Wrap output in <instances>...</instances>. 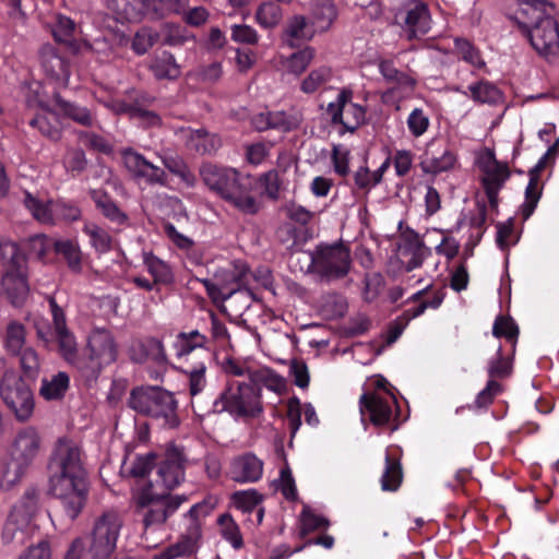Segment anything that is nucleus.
Masks as SVG:
<instances>
[{
  "mask_svg": "<svg viewBox=\"0 0 559 559\" xmlns=\"http://www.w3.org/2000/svg\"><path fill=\"white\" fill-rule=\"evenodd\" d=\"M34 326L38 340L46 347L55 345L58 355L86 381H95L104 368L117 360V344L106 329H93L86 337L83 353L80 354L76 338L67 326L64 317H40L34 322Z\"/></svg>",
  "mask_w": 559,
  "mask_h": 559,
  "instance_id": "1",
  "label": "nucleus"
},
{
  "mask_svg": "<svg viewBox=\"0 0 559 559\" xmlns=\"http://www.w3.org/2000/svg\"><path fill=\"white\" fill-rule=\"evenodd\" d=\"M20 364L24 373L28 377H36L40 369V357L32 347H25L21 350Z\"/></svg>",
  "mask_w": 559,
  "mask_h": 559,
  "instance_id": "52",
  "label": "nucleus"
},
{
  "mask_svg": "<svg viewBox=\"0 0 559 559\" xmlns=\"http://www.w3.org/2000/svg\"><path fill=\"white\" fill-rule=\"evenodd\" d=\"M186 496H158L148 491L138 495L136 507L142 510L145 531L163 525L166 520L186 501Z\"/></svg>",
  "mask_w": 559,
  "mask_h": 559,
  "instance_id": "11",
  "label": "nucleus"
},
{
  "mask_svg": "<svg viewBox=\"0 0 559 559\" xmlns=\"http://www.w3.org/2000/svg\"><path fill=\"white\" fill-rule=\"evenodd\" d=\"M108 8L119 19L132 22L141 19L146 3L145 0H108Z\"/></svg>",
  "mask_w": 559,
  "mask_h": 559,
  "instance_id": "31",
  "label": "nucleus"
},
{
  "mask_svg": "<svg viewBox=\"0 0 559 559\" xmlns=\"http://www.w3.org/2000/svg\"><path fill=\"white\" fill-rule=\"evenodd\" d=\"M534 49L544 56H555L559 52V26L550 15L525 32Z\"/></svg>",
  "mask_w": 559,
  "mask_h": 559,
  "instance_id": "13",
  "label": "nucleus"
},
{
  "mask_svg": "<svg viewBox=\"0 0 559 559\" xmlns=\"http://www.w3.org/2000/svg\"><path fill=\"white\" fill-rule=\"evenodd\" d=\"M353 96L352 91L343 90L337 96L336 103H331L328 111L331 114V121L333 124L343 126V110L344 107L350 102Z\"/></svg>",
  "mask_w": 559,
  "mask_h": 559,
  "instance_id": "58",
  "label": "nucleus"
},
{
  "mask_svg": "<svg viewBox=\"0 0 559 559\" xmlns=\"http://www.w3.org/2000/svg\"><path fill=\"white\" fill-rule=\"evenodd\" d=\"M319 310L326 314H345L348 310V302L342 294L328 293L321 297Z\"/></svg>",
  "mask_w": 559,
  "mask_h": 559,
  "instance_id": "44",
  "label": "nucleus"
},
{
  "mask_svg": "<svg viewBox=\"0 0 559 559\" xmlns=\"http://www.w3.org/2000/svg\"><path fill=\"white\" fill-rule=\"evenodd\" d=\"M53 99L64 117L83 127H91L93 124V117L87 108L80 107L76 104L63 99L58 92L53 94Z\"/></svg>",
  "mask_w": 559,
  "mask_h": 559,
  "instance_id": "30",
  "label": "nucleus"
},
{
  "mask_svg": "<svg viewBox=\"0 0 559 559\" xmlns=\"http://www.w3.org/2000/svg\"><path fill=\"white\" fill-rule=\"evenodd\" d=\"M200 176L210 190L234 203L242 212L248 214L258 212L255 199L250 194L252 187L250 176H240L236 169L223 168L213 164L202 165Z\"/></svg>",
  "mask_w": 559,
  "mask_h": 559,
  "instance_id": "3",
  "label": "nucleus"
},
{
  "mask_svg": "<svg viewBox=\"0 0 559 559\" xmlns=\"http://www.w3.org/2000/svg\"><path fill=\"white\" fill-rule=\"evenodd\" d=\"M122 527V520L117 511L108 510L95 519L88 536L87 554L91 559H109L114 554Z\"/></svg>",
  "mask_w": 559,
  "mask_h": 559,
  "instance_id": "9",
  "label": "nucleus"
},
{
  "mask_svg": "<svg viewBox=\"0 0 559 559\" xmlns=\"http://www.w3.org/2000/svg\"><path fill=\"white\" fill-rule=\"evenodd\" d=\"M1 259L7 260L5 271L1 278L2 290L10 304L20 308L29 294L27 257L16 242L7 241L1 249Z\"/></svg>",
  "mask_w": 559,
  "mask_h": 559,
  "instance_id": "5",
  "label": "nucleus"
},
{
  "mask_svg": "<svg viewBox=\"0 0 559 559\" xmlns=\"http://www.w3.org/2000/svg\"><path fill=\"white\" fill-rule=\"evenodd\" d=\"M29 513L22 507H14L2 531L3 543L23 545L29 535Z\"/></svg>",
  "mask_w": 559,
  "mask_h": 559,
  "instance_id": "17",
  "label": "nucleus"
},
{
  "mask_svg": "<svg viewBox=\"0 0 559 559\" xmlns=\"http://www.w3.org/2000/svg\"><path fill=\"white\" fill-rule=\"evenodd\" d=\"M402 245L399 246L402 254L411 257L405 264V271L412 272L423 265L430 250L420 239L418 233L411 228H407L406 231L402 234Z\"/></svg>",
  "mask_w": 559,
  "mask_h": 559,
  "instance_id": "20",
  "label": "nucleus"
},
{
  "mask_svg": "<svg viewBox=\"0 0 559 559\" xmlns=\"http://www.w3.org/2000/svg\"><path fill=\"white\" fill-rule=\"evenodd\" d=\"M521 5L515 15L510 16L518 26L525 33L528 32L535 24L542 20L550 16L546 13V0H516Z\"/></svg>",
  "mask_w": 559,
  "mask_h": 559,
  "instance_id": "21",
  "label": "nucleus"
},
{
  "mask_svg": "<svg viewBox=\"0 0 559 559\" xmlns=\"http://www.w3.org/2000/svg\"><path fill=\"white\" fill-rule=\"evenodd\" d=\"M129 406L135 412L164 420V425H178L177 402L174 395L158 386L136 388L132 390Z\"/></svg>",
  "mask_w": 559,
  "mask_h": 559,
  "instance_id": "6",
  "label": "nucleus"
},
{
  "mask_svg": "<svg viewBox=\"0 0 559 559\" xmlns=\"http://www.w3.org/2000/svg\"><path fill=\"white\" fill-rule=\"evenodd\" d=\"M219 144L218 136L203 128L191 131L186 142L189 150L202 155L215 152Z\"/></svg>",
  "mask_w": 559,
  "mask_h": 559,
  "instance_id": "28",
  "label": "nucleus"
},
{
  "mask_svg": "<svg viewBox=\"0 0 559 559\" xmlns=\"http://www.w3.org/2000/svg\"><path fill=\"white\" fill-rule=\"evenodd\" d=\"M206 412H228L236 416H257L262 412L260 390L252 384L230 383L213 400Z\"/></svg>",
  "mask_w": 559,
  "mask_h": 559,
  "instance_id": "7",
  "label": "nucleus"
},
{
  "mask_svg": "<svg viewBox=\"0 0 559 559\" xmlns=\"http://www.w3.org/2000/svg\"><path fill=\"white\" fill-rule=\"evenodd\" d=\"M183 372L187 377V383L189 388V394L191 396L192 407L195 409L198 404L200 411H203V407L201 406V395L202 393H204L207 385L205 377V362L200 361L195 366L187 368Z\"/></svg>",
  "mask_w": 559,
  "mask_h": 559,
  "instance_id": "26",
  "label": "nucleus"
},
{
  "mask_svg": "<svg viewBox=\"0 0 559 559\" xmlns=\"http://www.w3.org/2000/svg\"><path fill=\"white\" fill-rule=\"evenodd\" d=\"M69 386V374L64 371H59L41 379L38 393L45 401H60L64 397Z\"/></svg>",
  "mask_w": 559,
  "mask_h": 559,
  "instance_id": "25",
  "label": "nucleus"
},
{
  "mask_svg": "<svg viewBox=\"0 0 559 559\" xmlns=\"http://www.w3.org/2000/svg\"><path fill=\"white\" fill-rule=\"evenodd\" d=\"M402 481V468L397 460L389 452L385 455V468L381 477V488L384 491H395Z\"/></svg>",
  "mask_w": 559,
  "mask_h": 559,
  "instance_id": "39",
  "label": "nucleus"
},
{
  "mask_svg": "<svg viewBox=\"0 0 559 559\" xmlns=\"http://www.w3.org/2000/svg\"><path fill=\"white\" fill-rule=\"evenodd\" d=\"M206 337L198 330L190 332H181L177 335L175 341V349L177 356L181 357L189 355L195 348H201L205 345Z\"/></svg>",
  "mask_w": 559,
  "mask_h": 559,
  "instance_id": "38",
  "label": "nucleus"
},
{
  "mask_svg": "<svg viewBox=\"0 0 559 559\" xmlns=\"http://www.w3.org/2000/svg\"><path fill=\"white\" fill-rule=\"evenodd\" d=\"M188 0H152V9L160 16L171 13H180Z\"/></svg>",
  "mask_w": 559,
  "mask_h": 559,
  "instance_id": "62",
  "label": "nucleus"
},
{
  "mask_svg": "<svg viewBox=\"0 0 559 559\" xmlns=\"http://www.w3.org/2000/svg\"><path fill=\"white\" fill-rule=\"evenodd\" d=\"M511 373V364L502 356L501 347L498 348L497 357L490 360L488 366V374L490 380L495 378H506Z\"/></svg>",
  "mask_w": 559,
  "mask_h": 559,
  "instance_id": "61",
  "label": "nucleus"
},
{
  "mask_svg": "<svg viewBox=\"0 0 559 559\" xmlns=\"http://www.w3.org/2000/svg\"><path fill=\"white\" fill-rule=\"evenodd\" d=\"M187 459L181 449L169 447L157 465V483L166 489L176 488L185 479Z\"/></svg>",
  "mask_w": 559,
  "mask_h": 559,
  "instance_id": "15",
  "label": "nucleus"
},
{
  "mask_svg": "<svg viewBox=\"0 0 559 559\" xmlns=\"http://www.w3.org/2000/svg\"><path fill=\"white\" fill-rule=\"evenodd\" d=\"M414 8L407 11L405 17L407 39H418L427 35L430 29V14L428 5L421 1H414Z\"/></svg>",
  "mask_w": 559,
  "mask_h": 559,
  "instance_id": "23",
  "label": "nucleus"
},
{
  "mask_svg": "<svg viewBox=\"0 0 559 559\" xmlns=\"http://www.w3.org/2000/svg\"><path fill=\"white\" fill-rule=\"evenodd\" d=\"M222 536L230 543L235 549H240L243 545L239 527L230 514L224 513L218 518Z\"/></svg>",
  "mask_w": 559,
  "mask_h": 559,
  "instance_id": "45",
  "label": "nucleus"
},
{
  "mask_svg": "<svg viewBox=\"0 0 559 559\" xmlns=\"http://www.w3.org/2000/svg\"><path fill=\"white\" fill-rule=\"evenodd\" d=\"M91 197L102 213L110 221L123 224L128 216L121 212L110 197L103 190H92Z\"/></svg>",
  "mask_w": 559,
  "mask_h": 559,
  "instance_id": "35",
  "label": "nucleus"
},
{
  "mask_svg": "<svg viewBox=\"0 0 559 559\" xmlns=\"http://www.w3.org/2000/svg\"><path fill=\"white\" fill-rule=\"evenodd\" d=\"M49 490L61 501L68 518L82 511L87 493L83 452L78 442L67 437L56 441L49 462Z\"/></svg>",
  "mask_w": 559,
  "mask_h": 559,
  "instance_id": "2",
  "label": "nucleus"
},
{
  "mask_svg": "<svg viewBox=\"0 0 559 559\" xmlns=\"http://www.w3.org/2000/svg\"><path fill=\"white\" fill-rule=\"evenodd\" d=\"M255 19L261 26L272 28L282 20V9L276 2H264L259 5Z\"/></svg>",
  "mask_w": 559,
  "mask_h": 559,
  "instance_id": "43",
  "label": "nucleus"
},
{
  "mask_svg": "<svg viewBox=\"0 0 559 559\" xmlns=\"http://www.w3.org/2000/svg\"><path fill=\"white\" fill-rule=\"evenodd\" d=\"M154 454L147 453L145 455H138L131 463L130 468L127 469L128 474L133 477H144L154 465Z\"/></svg>",
  "mask_w": 559,
  "mask_h": 559,
  "instance_id": "59",
  "label": "nucleus"
},
{
  "mask_svg": "<svg viewBox=\"0 0 559 559\" xmlns=\"http://www.w3.org/2000/svg\"><path fill=\"white\" fill-rule=\"evenodd\" d=\"M41 67L55 81L67 84L70 76L69 62L61 53L60 48L50 44L41 46L39 50Z\"/></svg>",
  "mask_w": 559,
  "mask_h": 559,
  "instance_id": "19",
  "label": "nucleus"
},
{
  "mask_svg": "<svg viewBox=\"0 0 559 559\" xmlns=\"http://www.w3.org/2000/svg\"><path fill=\"white\" fill-rule=\"evenodd\" d=\"M24 204L37 221L41 223L52 222L51 211L49 210L48 205L43 204L38 199L28 192L25 193Z\"/></svg>",
  "mask_w": 559,
  "mask_h": 559,
  "instance_id": "56",
  "label": "nucleus"
},
{
  "mask_svg": "<svg viewBox=\"0 0 559 559\" xmlns=\"http://www.w3.org/2000/svg\"><path fill=\"white\" fill-rule=\"evenodd\" d=\"M472 96L479 103L496 104L501 99L500 91L489 83H478L471 86Z\"/></svg>",
  "mask_w": 559,
  "mask_h": 559,
  "instance_id": "51",
  "label": "nucleus"
},
{
  "mask_svg": "<svg viewBox=\"0 0 559 559\" xmlns=\"http://www.w3.org/2000/svg\"><path fill=\"white\" fill-rule=\"evenodd\" d=\"M53 241L55 240L48 238L44 234H36L16 245L25 254V257L27 254H34L37 259L41 260L45 257L47 250L52 248Z\"/></svg>",
  "mask_w": 559,
  "mask_h": 559,
  "instance_id": "40",
  "label": "nucleus"
},
{
  "mask_svg": "<svg viewBox=\"0 0 559 559\" xmlns=\"http://www.w3.org/2000/svg\"><path fill=\"white\" fill-rule=\"evenodd\" d=\"M313 56L314 50L310 47L294 52L288 59V70L296 75L301 74L313 59Z\"/></svg>",
  "mask_w": 559,
  "mask_h": 559,
  "instance_id": "53",
  "label": "nucleus"
},
{
  "mask_svg": "<svg viewBox=\"0 0 559 559\" xmlns=\"http://www.w3.org/2000/svg\"><path fill=\"white\" fill-rule=\"evenodd\" d=\"M150 68L158 80H175L180 75V68L176 63L174 56L166 51L157 56L152 61Z\"/></svg>",
  "mask_w": 559,
  "mask_h": 559,
  "instance_id": "34",
  "label": "nucleus"
},
{
  "mask_svg": "<svg viewBox=\"0 0 559 559\" xmlns=\"http://www.w3.org/2000/svg\"><path fill=\"white\" fill-rule=\"evenodd\" d=\"M396 401L389 392L365 393L360 397V413L362 421L368 417L374 426H384L390 423L393 406Z\"/></svg>",
  "mask_w": 559,
  "mask_h": 559,
  "instance_id": "12",
  "label": "nucleus"
},
{
  "mask_svg": "<svg viewBox=\"0 0 559 559\" xmlns=\"http://www.w3.org/2000/svg\"><path fill=\"white\" fill-rule=\"evenodd\" d=\"M41 450V437L34 427L17 431L10 445V462L3 472L1 486L10 488L15 485L34 463Z\"/></svg>",
  "mask_w": 559,
  "mask_h": 559,
  "instance_id": "4",
  "label": "nucleus"
},
{
  "mask_svg": "<svg viewBox=\"0 0 559 559\" xmlns=\"http://www.w3.org/2000/svg\"><path fill=\"white\" fill-rule=\"evenodd\" d=\"M233 499L237 508L250 512L261 502L262 496L257 490L250 489L235 492Z\"/></svg>",
  "mask_w": 559,
  "mask_h": 559,
  "instance_id": "57",
  "label": "nucleus"
},
{
  "mask_svg": "<svg viewBox=\"0 0 559 559\" xmlns=\"http://www.w3.org/2000/svg\"><path fill=\"white\" fill-rule=\"evenodd\" d=\"M123 160L127 169L135 177L142 178L150 166V162L146 160L141 154L128 148L123 153Z\"/></svg>",
  "mask_w": 559,
  "mask_h": 559,
  "instance_id": "50",
  "label": "nucleus"
},
{
  "mask_svg": "<svg viewBox=\"0 0 559 559\" xmlns=\"http://www.w3.org/2000/svg\"><path fill=\"white\" fill-rule=\"evenodd\" d=\"M250 274L248 264L243 261H235L230 267L215 272L213 281L204 280V286L210 296L222 295L223 292L247 285V276Z\"/></svg>",
  "mask_w": 559,
  "mask_h": 559,
  "instance_id": "14",
  "label": "nucleus"
},
{
  "mask_svg": "<svg viewBox=\"0 0 559 559\" xmlns=\"http://www.w3.org/2000/svg\"><path fill=\"white\" fill-rule=\"evenodd\" d=\"M519 332V325L512 317H497L492 325V335L497 338H506L511 343L513 349L518 342Z\"/></svg>",
  "mask_w": 559,
  "mask_h": 559,
  "instance_id": "42",
  "label": "nucleus"
},
{
  "mask_svg": "<svg viewBox=\"0 0 559 559\" xmlns=\"http://www.w3.org/2000/svg\"><path fill=\"white\" fill-rule=\"evenodd\" d=\"M407 326V322L403 320H394L391 322L386 331L382 334L384 344L378 348L377 354H381L386 346H391L402 335L403 331Z\"/></svg>",
  "mask_w": 559,
  "mask_h": 559,
  "instance_id": "63",
  "label": "nucleus"
},
{
  "mask_svg": "<svg viewBox=\"0 0 559 559\" xmlns=\"http://www.w3.org/2000/svg\"><path fill=\"white\" fill-rule=\"evenodd\" d=\"M454 163L455 156L451 152H441L440 150H437V145L435 143H430L425 150L420 167L424 173L436 175L449 170L453 167Z\"/></svg>",
  "mask_w": 559,
  "mask_h": 559,
  "instance_id": "24",
  "label": "nucleus"
},
{
  "mask_svg": "<svg viewBox=\"0 0 559 559\" xmlns=\"http://www.w3.org/2000/svg\"><path fill=\"white\" fill-rule=\"evenodd\" d=\"M263 474V462L253 453H245L230 463V478L239 484L258 481Z\"/></svg>",
  "mask_w": 559,
  "mask_h": 559,
  "instance_id": "18",
  "label": "nucleus"
},
{
  "mask_svg": "<svg viewBox=\"0 0 559 559\" xmlns=\"http://www.w3.org/2000/svg\"><path fill=\"white\" fill-rule=\"evenodd\" d=\"M223 314H242L252 301L258 300L255 294L245 286L223 292L222 295L210 296Z\"/></svg>",
  "mask_w": 559,
  "mask_h": 559,
  "instance_id": "16",
  "label": "nucleus"
},
{
  "mask_svg": "<svg viewBox=\"0 0 559 559\" xmlns=\"http://www.w3.org/2000/svg\"><path fill=\"white\" fill-rule=\"evenodd\" d=\"M195 544L192 538L185 537L176 544L155 555L153 559H176L187 557L194 552Z\"/></svg>",
  "mask_w": 559,
  "mask_h": 559,
  "instance_id": "47",
  "label": "nucleus"
},
{
  "mask_svg": "<svg viewBox=\"0 0 559 559\" xmlns=\"http://www.w3.org/2000/svg\"><path fill=\"white\" fill-rule=\"evenodd\" d=\"M337 17L336 7L331 0H320L313 9L312 25L320 32L328 31Z\"/></svg>",
  "mask_w": 559,
  "mask_h": 559,
  "instance_id": "37",
  "label": "nucleus"
},
{
  "mask_svg": "<svg viewBox=\"0 0 559 559\" xmlns=\"http://www.w3.org/2000/svg\"><path fill=\"white\" fill-rule=\"evenodd\" d=\"M539 177L535 175H530V181L525 190L526 201L522 205L521 214L523 219H527L534 212L538 200L542 194V189L538 187Z\"/></svg>",
  "mask_w": 559,
  "mask_h": 559,
  "instance_id": "46",
  "label": "nucleus"
},
{
  "mask_svg": "<svg viewBox=\"0 0 559 559\" xmlns=\"http://www.w3.org/2000/svg\"><path fill=\"white\" fill-rule=\"evenodd\" d=\"M26 342L25 326L15 320L10 321L3 332V346L11 355H17Z\"/></svg>",
  "mask_w": 559,
  "mask_h": 559,
  "instance_id": "29",
  "label": "nucleus"
},
{
  "mask_svg": "<svg viewBox=\"0 0 559 559\" xmlns=\"http://www.w3.org/2000/svg\"><path fill=\"white\" fill-rule=\"evenodd\" d=\"M75 24L74 22L66 16H61L58 21L57 27L53 29V37L56 41L66 51L75 55L80 47L76 40L73 38Z\"/></svg>",
  "mask_w": 559,
  "mask_h": 559,
  "instance_id": "32",
  "label": "nucleus"
},
{
  "mask_svg": "<svg viewBox=\"0 0 559 559\" xmlns=\"http://www.w3.org/2000/svg\"><path fill=\"white\" fill-rule=\"evenodd\" d=\"M314 33L316 28L304 15H294L287 21L283 36L290 47H296L298 45L296 41L310 40Z\"/></svg>",
  "mask_w": 559,
  "mask_h": 559,
  "instance_id": "27",
  "label": "nucleus"
},
{
  "mask_svg": "<svg viewBox=\"0 0 559 559\" xmlns=\"http://www.w3.org/2000/svg\"><path fill=\"white\" fill-rule=\"evenodd\" d=\"M480 165L485 174L481 180L484 189L500 190L504 181L510 177L508 165L498 162L495 153L490 150H487L481 157Z\"/></svg>",
  "mask_w": 559,
  "mask_h": 559,
  "instance_id": "22",
  "label": "nucleus"
},
{
  "mask_svg": "<svg viewBox=\"0 0 559 559\" xmlns=\"http://www.w3.org/2000/svg\"><path fill=\"white\" fill-rule=\"evenodd\" d=\"M250 380L253 384L264 385L277 394H282L286 390V380L267 367L254 369L250 373Z\"/></svg>",
  "mask_w": 559,
  "mask_h": 559,
  "instance_id": "33",
  "label": "nucleus"
},
{
  "mask_svg": "<svg viewBox=\"0 0 559 559\" xmlns=\"http://www.w3.org/2000/svg\"><path fill=\"white\" fill-rule=\"evenodd\" d=\"M139 354L136 349H133L132 359L138 362H144L146 360H153L154 362L162 364L165 361L166 356L164 346L160 341L156 338H148L138 345Z\"/></svg>",
  "mask_w": 559,
  "mask_h": 559,
  "instance_id": "36",
  "label": "nucleus"
},
{
  "mask_svg": "<svg viewBox=\"0 0 559 559\" xmlns=\"http://www.w3.org/2000/svg\"><path fill=\"white\" fill-rule=\"evenodd\" d=\"M163 43L169 46H178L186 43L189 38H194L188 29L181 25L165 23L162 27Z\"/></svg>",
  "mask_w": 559,
  "mask_h": 559,
  "instance_id": "48",
  "label": "nucleus"
},
{
  "mask_svg": "<svg viewBox=\"0 0 559 559\" xmlns=\"http://www.w3.org/2000/svg\"><path fill=\"white\" fill-rule=\"evenodd\" d=\"M350 264V250L342 240L319 245L311 253L310 267L322 278H343L348 274Z\"/></svg>",
  "mask_w": 559,
  "mask_h": 559,
  "instance_id": "10",
  "label": "nucleus"
},
{
  "mask_svg": "<svg viewBox=\"0 0 559 559\" xmlns=\"http://www.w3.org/2000/svg\"><path fill=\"white\" fill-rule=\"evenodd\" d=\"M301 526L302 534H307L319 528L328 527L329 521L325 518L313 513L310 509L305 508L301 512Z\"/></svg>",
  "mask_w": 559,
  "mask_h": 559,
  "instance_id": "60",
  "label": "nucleus"
},
{
  "mask_svg": "<svg viewBox=\"0 0 559 559\" xmlns=\"http://www.w3.org/2000/svg\"><path fill=\"white\" fill-rule=\"evenodd\" d=\"M331 75L329 68L322 67L317 70H312L308 76L301 82V90L305 93H313L322 84H324Z\"/></svg>",
  "mask_w": 559,
  "mask_h": 559,
  "instance_id": "55",
  "label": "nucleus"
},
{
  "mask_svg": "<svg viewBox=\"0 0 559 559\" xmlns=\"http://www.w3.org/2000/svg\"><path fill=\"white\" fill-rule=\"evenodd\" d=\"M145 264L148 272L154 277L153 284L169 283L171 281V272L167 264L158 258L150 254L145 257Z\"/></svg>",
  "mask_w": 559,
  "mask_h": 559,
  "instance_id": "49",
  "label": "nucleus"
},
{
  "mask_svg": "<svg viewBox=\"0 0 559 559\" xmlns=\"http://www.w3.org/2000/svg\"><path fill=\"white\" fill-rule=\"evenodd\" d=\"M364 298L366 301H373L384 287V277L379 272L367 273L365 275Z\"/></svg>",
  "mask_w": 559,
  "mask_h": 559,
  "instance_id": "54",
  "label": "nucleus"
},
{
  "mask_svg": "<svg viewBox=\"0 0 559 559\" xmlns=\"http://www.w3.org/2000/svg\"><path fill=\"white\" fill-rule=\"evenodd\" d=\"M0 399L17 421H27L35 409L31 386L14 370H5L0 379Z\"/></svg>",
  "mask_w": 559,
  "mask_h": 559,
  "instance_id": "8",
  "label": "nucleus"
},
{
  "mask_svg": "<svg viewBox=\"0 0 559 559\" xmlns=\"http://www.w3.org/2000/svg\"><path fill=\"white\" fill-rule=\"evenodd\" d=\"M289 372L294 377L297 386L306 389L309 385V371L307 365L302 360L294 359L289 366Z\"/></svg>",
  "mask_w": 559,
  "mask_h": 559,
  "instance_id": "64",
  "label": "nucleus"
},
{
  "mask_svg": "<svg viewBox=\"0 0 559 559\" xmlns=\"http://www.w3.org/2000/svg\"><path fill=\"white\" fill-rule=\"evenodd\" d=\"M52 248L57 254H61L69 267L79 272L81 270V251L78 245L71 240H55Z\"/></svg>",
  "mask_w": 559,
  "mask_h": 559,
  "instance_id": "41",
  "label": "nucleus"
}]
</instances>
